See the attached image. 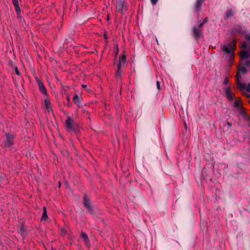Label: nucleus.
Here are the masks:
<instances>
[{
	"label": "nucleus",
	"instance_id": "c756f323",
	"mask_svg": "<svg viewBox=\"0 0 250 250\" xmlns=\"http://www.w3.org/2000/svg\"><path fill=\"white\" fill-rule=\"evenodd\" d=\"M204 23H203L202 22L199 24L198 28L200 29L202 28V26L204 25Z\"/></svg>",
	"mask_w": 250,
	"mask_h": 250
},
{
	"label": "nucleus",
	"instance_id": "393cba45",
	"mask_svg": "<svg viewBox=\"0 0 250 250\" xmlns=\"http://www.w3.org/2000/svg\"><path fill=\"white\" fill-rule=\"evenodd\" d=\"M60 231H61L60 233H61V234L62 235H64V234H65V233H66V230H65V229H64V228L60 230Z\"/></svg>",
	"mask_w": 250,
	"mask_h": 250
},
{
	"label": "nucleus",
	"instance_id": "2f4dec72",
	"mask_svg": "<svg viewBox=\"0 0 250 250\" xmlns=\"http://www.w3.org/2000/svg\"><path fill=\"white\" fill-rule=\"evenodd\" d=\"M20 229H21V231H24V228H23V226H21V227Z\"/></svg>",
	"mask_w": 250,
	"mask_h": 250
},
{
	"label": "nucleus",
	"instance_id": "4468645a",
	"mask_svg": "<svg viewBox=\"0 0 250 250\" xmlns=\"http://www.w3.org/2000/svg\"><path fill=\"white\" fill-rule=\"evenodd\" d=\"M44 104L46 108L50 111L51 110V102L48 98H46L44 99Z\"/></svg>",
	"mask_w": 250,
	"mask_h": 250
},
{
	"label": "nucleus",
	"instance_id": "f704fd0d",
	"mask_svg": "<svg viewBox=\"0 0 250 250\" xmlns=\"http://www.w3.org/2000/svg\"><path fill=\"white\" fill-rule=\"evenodd\" d=\"M51 250H56L54 249L53 248H52Z\"/></svg>",
	"mask_w": 250,
	"mask_h": 250
},
{
	"label": "nucleus",
	"instance_id": "a878e982",
	"mask_svg": "<svg viewBox=\"0 0 250 250\" xmlns=\"http://www.w3.org/2000/svg\"><path fill=\"white\" fill-rule=\"evenodd\" d=\"M150 1L152 5H155L157 3L158 0H150Z\"/></svg>",
	"mask_w": 250,
	"mask_h": 250
},
{
	"label": "nucleus",
	"instance_id": "7ed1b4c3",
	"mask_svg": "<svg viewBox=\"0 0 250 250\" xmlns=\"http://www.w3.org/2000/svg\"><path fill=\"white\" fill-rule=\"evenodd\" d=\"M248 70L244 66L240 64L238 67L237 74L235 76L236 83L240 90L244 89L245 87V84L240 82L241 79V74H246Z\"/></svg>",
	"mask_w": 250,
	"mask_h": 250
},
{
	"label": "nucleus",
	"instance_id": "72a5a7b5",
	"mask_svg": "<svg viewBox=\"0 0 250 250\" xmlns=\"http://www.w3.org/2000/svg\"><path fill=\"white\" fill-rule=\"evenodd\" d=\"M67 100L68 101H69V98L68 97L67 98Z\"/></svg>",
	"mask_w": 250,
	"mask_h": 250
},
{
	"label": "nucleus",
	"instance_id": "f3484780",
	"mask_svg": "<svg viewBox=\"0 0 250 250\" xmlns=\"http://www.w3.org/2000/svg\"><path fill=\"white\" fill-rule=\"evenodd\" d=\"M81 237L83 239L84 243L86 245H88L89 244V239L87 234L84 232H82Z\"/></svg>",
	"mask_w": 250,
	"mask_h": 250
},
{
	"label": "nucleus",
	"instance_id": "39448f33",
	"mask_svg": "<svg viewBox=\"0 0 250 250\" xmlns=\"http://www.w3.org/2000/svg\"><path fill=\"white\" fill-rule=\"evenodd\" d=\"M246 32V28L239 25L235 26L231 31V34L233 36H235L237 34L243 35Z\"/></svg>",
	"mask_w": 250,
	"mask_h": 250
},
{
	"label": "nucleus",
	"instance_id": "f257e3e1",
	"mask_svg": "<svg viewBox=\"0 0 250 250\" xmlns=\"http://www.w3.org/2000/svg\"><path fill=\"white\" fill-rule=\"evenodd\" d=\"M236 41L233 40L228 44H225L221 46V49L224 53L229 56V62L230 65H231V62L233 61L234 56V50L236 49Z\"/></svg>",
	"mask_w": 250,
	"mask_h": 250
},
{
	"label": "nucleus",
	"instance_id": "20e7f679",
	"mask_svg": "<svg viewBox=\"0 0 250 250\" xmlns=\"http://www.w3.org/2000/svg\"><path fill=\"white\" fill-rule=\"evenodd\" d=\"M234 106L239 110L240 114L243 115L245 120L250 122V116L248 115L245 112V109L242 105V101L240 98H237L234 103Z\"/></svg>",
	"mask_w": 250,
	"mask_h": 250
},
{
	"label": "nucleus",
	"instance_id": "bb28decb",
	"mask_svg": "<svg viewBox=\"0 0 250 250\" xmlns=\"http://www.w3.org/2000/svg\"><path fill=\"white\" fill-rule=\"evenodd\" d=\"M15 73H16V74H17L18 75H20V71L17 67H15Z\"/></svg>",
	"mask_w": 250,
	"mask_h": 250
},
{
	"label": "nucleus",
	"instance_id": "6ab92c4d",
	"mask_svg": "<svg viewBox=\"0 0 250 250\" xmlns=\"http://www.w3.org/2000/svg\"><path fill=\"white\" fill-rule=\"evenodd\" d=\"M123 64V63L119 62L118 63L117 65V70L116 72V77H120L121 74V68L122 66V65Z\"/></svg>",
	"mask_w": 250,
	"mask_h": 250
},
{
	"label": "nucleus",
	"instance_id": "f03ea898",
	"mask_svg": "<svg viewBox=\"0 0 250 250\" xmlns=\"http://www.w3.org/2000/svg\"><path fill=\"white\" fill-rule=\"evenodd\" d=\"M241 48L243 49L239 53L241 58V64L246 67H250V61L247 59L250 57V53L246 50L248 48V44L247 42H244L241 45Z\"/></svg>",
	"mask_w": 250,
	"mask_h": 250
},
{
	"label": "nucleus",
	"instance_id": "c9c22d12",
	"mask_svg": "<svg viewBox=\"0 0 250 250\" xmlns=\"http://www.w3.org/2000/svg\"><path fill=\"white\" fill-rule=\"evenodd\" d=\"M249 49H250V46Z\"/></svg>",
	"mask_w": 250,
	"mask_h": 250
},
{
	"label": "nucleus",
	"instance_id": "5701e85b",
	"mask_svg": "<svg viewBox=\"0 0 250 250\" xmlns=\"http://www.w3.org/2000/svg\"><path fill=\"white\" fill-rule=\"evenodd\" d=\"M245 38L247 41L250 42V33H246V34H245Z\"/></svg>",
	"mask_w": 250,
	"mask_h": 250
},
{
	"label": "nucleus",
	"instance_id": "f8f14e48",
	"mask_svg": "<svg viewBox=\"0 0 250 250\" xmlns=\"http://www.w3.org/2000/svg\"><path fill=\"white\" fill-rule=\"evenodd\" d=\"M20 0H13V3L14 6L15 11L18 15L21 13V9L19 6V1Z\"/></svg>",
	"mask_w": 250,
	"mask_h": 250
},
{
	"label": "nucleus",
	"instance_id": "aec40b11",
	"mask_svg": "<svg viewBox=\"0 0 250 250\" xmlns=\"http://www.w3.org/2000/svg\"><path fill=\"white\" fill-rule=\"evenodd\" d=\"M119 62L125 64L126 62V57L125 56L124 54H122L119 56Z\"/></svg>",
	"mask_w": 250,
	"mask_h": 250
},
{
	"label": "nucleus",
	"instance_id": "6e6552de",
	"mask_svg": "<svg viewBox=\"0 0 250 250\" xmlns=\"http://www.w3.org/2000/svg\"><path fill=\"white\" fill-rule=\"evenodd\" d=\"M6 138L4 141V145L7 147H10L13 145V137L11 135L6 134Z\"/></svg>",
	"mask_w": 250,
	"mask_h": 250
},
{
	"label": "nucleus",
	"instance_id": "4be33fe9",
	"mask_svg": "<svg viewBox=\"0 0 250 250\" xmlns=\"http://www.w3.org/2000/svg\"><path fill=\"white\" fill-rule=\"evenodd\" d=\"M246 90V91L250 92V83H249L248 85L245 84V87L244 89L241 90V91H243Z\"/></svg>",
	"mask_w": 250,
	"mask_h": 250
},
{
	"label": "nucleus",
	"instance_id": "412c9836",
	"mask_svg": "<svg viewBox=\"0 0 250 250\" xmlns=\"http://www.w3.org/2000/svg\"><path fill=\"white\" fill-rule=\"evenodd\" d=\"M233 15V12L231 9H229L227 11L226 13V16L227 18L230 17L232 16Z\"/></svg>",
	"mask_w": 250,
	"mask_h": 250
},
{
	"label": "nucleus",
	"instance_id": "c85d7f7f",
	"mask_svg": "<svg viewBox=\"0 0 250 250\" xmlns=\"http://www.w3.org/2000/svg\"><path fill=\"white\" fill-rule=\"evenodd\" d=\"M208 21V18H206L203 20V21H202V22H203V23H204V24H205V23H206Z\"/></svg>",
	"mask_w": 250,
	"mask_h": 250
},
{
	"label": "nucleus",
	"instance_id": "cd10ccee",
	"mask_svg": "<svg viewBox=\"0 0 250 250\" xmlns=\"http://www.w3.org/2000/svg\"><path fill=\"white\" fill-rule=\"evenodd\" d=\"M156 85H157V89L160 90V83L159 81H157Z\"/></svg>",
	"mask_w": 250,
	"mask_h": 250
},
{
	"label": "nucleus",
	"instance_id": "dca6fc26",
	"mask_svg": "<svg viewBox=\"0 0 250 250\" xmlns=\"http://www.w3.org/2000/svg\"><path fill=\"white\" fill-rule=\"evenodd\" d=\"M73 102L77 104L78 106H80L81 102L79 96L77 94H75L73 98Z\"/></svg>",
	"mask_w": 250,
	"mask_h": 250
},
{
	"label": "nucleus",
	"instance_id": "2eb2a0df",
	"mask_svg": "<svg viewBox=\"0 0 250 250\" xmlns=\"http://www.w3.org/2000/svg\"><path fill=\"white\" fill-rule=\"evenodd\" d=\"M204 0H197L195 4V8L197 11L200 10L202 3H203Z\"/></svg>",
	"mask_w": 250,
	"mask_h": 250
},
{
	"label": "nucleus",
	"instance_id": "b1692460",
	"mask_svg": "<svg viewBox=\"0 0 250 250\" xmlns=\"http://www.w3.org/2000/svg\"><path fill=\"white\" fill-rule=\"evenodd\" d=\"M229 78L228 77H226L225 79L224 80V81L223 82V83L224 85H227L229 83Z\"/></svg>",
	"mask_w": 250,
	"mask_h": 250
},
{
	"label": "nucleus",
	"instance_id": "1a4fd4ad",
	"mask_svg": "<svg viewBox=\"0 0 250 250\" xmlns=\"http://www.w3.org/2000/svg\"><path fill=\"white\" fill-rule=\"evenodd\" d=\"M40 91L45 96L47 95V90L43 83L39 80H37Z\"/></svg>",
	"mask_w": 250,
	"mask_h": 250
},
{
	"label": "nucleus",
	"instance_id": "a211bd4d",
	"mask_svg": "<svg viewBox=\"0 0 250 250\" xmlns=\"http://www.w3.org/2000/svg\"><path fill=\"white\" fill-rule=\"evenodd\" d=\"M43 211L42 215V217L41 218V220L42 221H45L48 218V216H47V211H46V207H43Z\"/></svg>",
	"mask_w": 250,
	"mask_h": 250
},
{
	"label": "nucleus",
	"instance_id": "0eeeda50",
	"mask_svg": "<svg viewBox=\"0 0 250 250\" xmlns=\"http://www.w3.org/2000/svg\"><path fill=\"white\" fill-rule=\"evenodd\" d=\"M224 90L227 99L229 101H232L235 98V95L231 92L230 87H225Z\"/></svg>",
	"mask_w": 250,
	"mask_h": 250
},
{
	"label": "nucleus",
	"instance_id": "9d476101",
	"mask_svg": "<svg viewBox=\"0 0 250 250\" xmlns=\"http://www.w3.org/2000/svg\"><path fill=\"white\" fill-rule=\"evenodd\" d=\"M193 32L194 36L196 39L202 37V31L200 29L195 27L193 28Z\"/></svg>",
	"mask_w": 250,
	"mask_h": 250
},
{
	"label": "nucleus",
	"instance_id": "ddd939ff",
	"mask_svg": "<svg viewBox=\"0 0 250 250\" xmlns=\"http://www.w3.org/2000/svg\"><path fill=\"white\" fill-rule=\"evenodd\" d=\"M116 9L119 12H122L125 9V5L123 1H119L116 3Z\"/></svg>",
	"mask_w": 250,
	"mask_h": 250
},
{
	"label": "nucleus",
	"instance_id": "473e14b6",
	"mask_svg": "<svg viewBox=\"0 0 250 250\" xmlns=\"http://www.w3.org/2000/svg\"><path fill=\"white\" fill-rule=\"evenodd\" d=\"M82 86H83V88H84V87H86V85H84V84H83V85H82Z\"/></svg>",
	"mask_w": 250,
	"mask_h": 250
},
{
	"label": "nucleus",
	"instance_id": "7c9ffc66",
	"mask_svg": "<svg viewBox=\"0 0 250 250\" xmlns=\"http://www.w3.org/2000/svg\"><path fill=\"white\" fill-rule=\"evenodd\" d=\"M227 125L229 126H231V124L229 122H227Z\"/></svg>",
	"mask_w": 250,
	"mask_h": 250
},
{
	"label": "nucleus",
	"instance_id": "423d86ee",
	"mask_svg": "<svg viewBox=\"0 0 250 250\" xmlns=\"http://www.w3.org/2000/svg\"><path fill=\"white\" fill-rule=\"evenodd\" d=\"M65 126L68 130L75 131L74 121L70 117H68L65 122Z\"/></svg>",
	"mask_w": 250,
	"mask_h": 250
},
{
	"label": "nucleus",
	"instance_id": "9b49d317",
	"mask_svg": "<svg viewBox=\"0 0 250 250\" xmlns=\"http://www.w3.org/2000/svg\"><path fill=\"white\" fill-rule=\"evenodd\" d=\"M83 202L84 206L88 209L89 211H91L92 207L90 205V199L86 195H84L83 197Z\"/></svg>",
	"mask_w": 250,
	"mask_h": 250
}]
</instances>
